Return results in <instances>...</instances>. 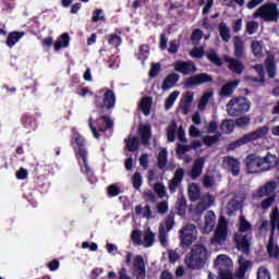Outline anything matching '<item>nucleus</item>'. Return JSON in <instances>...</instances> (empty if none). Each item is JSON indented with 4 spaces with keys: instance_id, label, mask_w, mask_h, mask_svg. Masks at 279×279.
<instances>
[{
    "instance_id": "2eb2a0df",
    "label": "nucleus",
    "mask_w": 279,
    "mask_h": 279,
    "mask_svg": "<svg viewBox=\"0 0 279 279\" xmlns=\"http://www.w3.org/2000/svg\"><path fill=\"white\" fill-rule=\"evenodd\" d=\"M241 59L232 58L230 56L225 57V62H227L229 71L235 73L236 75H242L243 71H245V65L240 61Z\"/></svg>"
},
{
    "instance_id": "9d476101",
    "label": "nucleus",
    "mask_w": 279,
    "mask_h": 279,
    "mask_svg": "<svg viewBox=\"0 0 279 279\" xmlns=\"http://www.w3.org/2000/svg\"><path fill=\"white\" fill-rule=\"evenodd\" d=\"M228 241V221L220 219L211 239L213 245H223Z\"/></svg>"
},
{
    "instance_id": "774afa93",
    "label": "nucleus",
    "mask_w": 279,
    "mask_h": 279,
    "mask_svg": "<svg viewBox=\"0 0 279 279\" xmlns=\"http://www.w3.org/2000/svg\"><path fill=\"white\" fill-rule=\"evenodd\" d=\"M144 199L145 202H150V204H156V194L151 191L145 192L144 193Z\"/></svg>"
},
{
    "instance_id": "393cba45",
    "label": "nucleus",
    "mask_w": 279,
    "mask_h": 279,
    "mask_svg": "<svg viewBox=\"0 0 279 279\" xmlns=\"http://www.w3.org/2000/svg\"><path fill=\"white\" fill-rule=\"evenodd\" d=\"M187 195L190 198V202H198V199L202 198V189L197 183H192L187 187Z\"/></svg>"
},
{
    "instance_id": "c85d7f7f",
    "label": "nucleus",
    "mask_w": 279,
    "mask_h": 279,
    "mask_svg": "<svg viewBox=\"0 0 279 279\" xmlns=\"http://www.w3.org/2000/svg\"><path fill=\"white\" fill-rule=\"evenodd\" d=\"M23 36H25V32L14 31L9 33L5 41L7 46H9V48L12 49V47H14V45H16V43H19V40L23 38Z\"/></svg>"
},
{
    "instance_id": "ddd939ff",
    "label": "nucleus",
    "mask_w": 279,
    "mask_h": 279,
    "mask_svg": "<svg viewBox=\"0 0 279 279\" xmlns=\"http://www.w3.org/2000/svg\"><path fill=\"white\" fill-rule=\"evenodd\" d=\"M174 71L182 75H193V73H197V65L193 61H175Z\"/></svg>"
},
{
    "instance_id": "f03ea898",
    "label": "nucleus",
    "mask_w": 279,
    "mask_h": 279,
    "mask_svg": "<svg viewBox=\"0 0 279 279\" xmlns=\"http://www.w3.org/2000/svg\"><path fill=\"white\" fill-rule=\"evenodd\" d=\"M246 173L254 175L256 173H265L279 167V159L276 155L267 153L266 156L260 157L258 154H250L244 159Z\"/></svg>"
},
{
    "instance_id": "bf43d9fd",
    "label": "nucleus",
    "mask_w": 279,
    "mask_h": 279,
    "mask_svg": "<svg viewBox=\"0 0 279 279\" xmlns=\"http://www.w3.org/2000/svg\"><path fill=\"white\" fill-rule=\"evenodd\" d=\"M158 73H160V63H151L150 70L148 72L149 77H157Z\"/></svg>"
},
{
    "instance_id": "7c9ffc66",
    "label": "nucleus",
    "mask_w": 279,
    "mask_h": 279,
    "mask_svg": "<svg viewBox=\"0 0 279 279\" xmlns=\"http://www.w3.org/2000/svg\"><path fill=\"white\" fill-rule=\"evenodd\" d=\"M167 142L175 143V134H178V122L172 121L166 129Z\"/></svg>"
},
{
    "instance_id": "1a4fd4ad",
    "label": "nucleus",
    "mask_w": 279,
    "mask_h": 279,
    "mask_svg": "<svg viewBox=\"0 0 279 279\" xmlns=\"http://www.w3.org/2000/svg\"><path fill=\"white\" fill-rule=\"evenodd\" d=\"M252 232L246 234L235 233L233 236V241L235 243V247L238 252H242V254H248L250 250H252Z\"/></svg>"
},
{
    "instance_id": "473e14b6",
    "label": "nucleus",
    "mask_w": 279,
    "mask_h": 279,
    "mask_svg": "<svg viewBox=\"0 0 279 279\" xmlns=\"http://www.w3.org/2000/svg\"><path fill=\"white\" fill-rule=\"evenodd\" d=\"M177 215L179 217H185L186 216V197L182 195L177 199L175 206Z\"/></svg>"
},
{
    "instance_id": "a18cd8bd",
    "label": "nucleus",
    "mask_w": 279,
    "mask_h": 279,
    "mask_svg": "<svg viewBox=\"0 0 279 279\" xmlns=\"http://www.w3.org/2000/svg\"><path fill=\"white\" fill-rule=\"evenodd\" d=\"M108 45H111L112 47H121V43H123V40L121 39L120 35L117 34H110L108 35Z\"/></svg>"
},
{
    "instance_id": "052dcab7",
    "label": "nucleus",
    "mask_w": 279,
    "mask_h": 279,
    "mask_svg": "<svg viewBox=\"0 0 279 279\" xmlns=\"http://www.w3.org/2000/svg\"><path fill=\"white\" fill-rule=\"evenodd\" d=\"M104 10L101 9H96L93 13V16H92V23H99V21H104Z\"/></svg>"
},
{
    "instance_id": "f3484780",
    "label": "nucleus",
    "mask_w": 279,
    "mask_h": 279,
    "mask_svg": "<svg viewBox=\"0 0 279 279\" xmlns=\"http://www.w3.org/2000/svg\"><path fill=\"white\" fill-rule=\"evenodd\" d=\"M217 221V216L215 215V211L208 210L205 215V220L203 225V232L204 234H210L213 230L215 229V223Z\"/></svg>"
},
{
    "instance_id": "0eeeda50",
    "label": "nucleus",
    "mask_w": 279,
    "mask_h": 279,
    "mask_svg": "<svg viewBox=\"0 0 279 279\" xmlns=\"http://www.w3.org/2000/svg\"><path fill=\"white\" fill-rule=\"evenodd\" d=\"M208 260V248L204 244H195L192 247L189 258V267L191 269H202Z\"/></svg>"
},
{
    "instance_id": "423d86ee",
    "label": "nucleus",
    "mask_w": 279,
    "mask_h": 279,
    "mask_svg": "<svg viewBox=\"0 0 279 279\" xmlns=\"http://www.w3.org/2000/svg\"><path fill=\"white\" fill-rule=\"evenodd\" d=\"M229 117H243L250 112L252 102L243 96L232 97L226 106Z\"/></svg>"
},
{
    "instance_id": "f257e3e1",
    "label": "nucleus",
    "mask_w": 279,
    "mask_h": 279,
    "mask_svg": "<svg viewBox=\"0 0 279 279\" xmlns=\"http://www.w3.org/2000/svg\"><path fill=\"white\" fill-rule=\"evenodd\" d=\"M116 104L117 96H114V92L112 89L106 88L102 98L100 96H95L96 110L100 117L96 120L93 118L88 119V126L94 138H101V134H99V132H108V130H112V128H114V122L108 117V114H112V109Z\"/></svg>"
},
{
    "instance_id": "c03bdc74",
    "label": "nucleus",
    "mask_w": 279,
    "mask_h": 279,
    "mask_svg": "<svg viewBox=\"0 0 279 279\" xmlns=\"http://www.w3.org/2000/svg\"><path fill=\"white\" fill-rule=\"evenodd\" d=\"M132 184H133V189H135V191L141 190V186H143V175L141 174V172L136 171L133 174Z\"/></svg>"
},
{
    "instance_id": "864d4df0",
    "label": "nucleus",
    "mask_w": 279,
    "mask_h": 279,
    "mask_svg": "<svg viewBox=\"0 0 279 279\" xmlns=\"http://www.w3.org/2000/svg\"><path fill=\"white\" fill-rule=\"evenodd\" d=\"M256 32H258V22L248 21L246 23V33H248L250 36H252L253 34H256Z\"/></svg>"
},
{
    "instance_id": "49530a36",
    "label": "nucleus",
    "mask_w": 279,
    "mask_h": 279,
    "mask_svg": "<svg viewBox=\"0 0 279 279\" xmlns=\"http://www.w3.org/2000/svg\"><path fill=\"white\" fill-rule=\"evenodd\" d=\"M173 226H175V214L170 211L166 218V230L167 232L173 230Z\"/></svg>"
},
{
    "instance_id": "6e6552de",
    "label": "nucleus",
    "mask_w": 279,
    "mask_h": 279,
    "mask_svg": "<svg viewBox=\"0 0 279 279\" xmlns=\"http://www.w3.org/2000/svg\"><path fill=\"white\" fill-rule=\"evenodd\" d=\"M254 19H264L272 23H278L279 10L278 4L270 2L259 7L253 14Z\"/></svg>"
},
{
    "instance_id": "69168bd1",
    "label": "nucleus",
    "mask_w": 279,
    "mask_h": 279,
    "mask_svg": "<svg viewBox=\"0 0 279 279\" xmlns=\"http://www.w3.org/2000/svg\"><path fill=\"white\" fill-rule=\"evenodd\" d=\"M219 277L220 279H234V276L232 275V271L230 269H222L221 267L219 270Z\"/></svg>"
},
{
    "instance_id": "ea45409f",
    "label": "nucleus",
    "mask_w": 279,
    "mask_h": 279,
    "mask_svg": "<svg viewBox=\"0 0 279 279\" xmlns=\"http://www.w3.org/2000/svg\"><path fill=\"white\" fill-rule=\"evenodd\" d=\"M179 95H180V92L174 90L169 95V97L166 98L165 110H171V108H173V105L175 104V99H178Z\"/></svg>"
},
{
    "instance_id": "5fc2aeb1",
    "label": "nucleus",
    "mask_w": 279,
    "mask_h": 279,
    "mask_svg": "<svg viewBox=\"0 0 279 279\" xmlns=\"http://www.w3.org/2000/svg\"><path fill=\"white\" fill-rule=\"evenodd\" d=\"M154 191L157 193V197L162 198L167 195V187L162 183H155Z\"/></svg>"
},
{
    "instance_id": "e2e57ef3",
    "label": "nucleus",
    "mask_w": 279,
    "mask_h": 279,
    "mask_svg": "<svg viewBox=\"0 0 279 279\" xmlns=\"http://www.w3.org/2000/svg\"><path fill=\"white\" fill-rule=\"evenodd\" d=\"M190 56L192 58H196L198 60L204 58V48L199 47V48L192 49L191 52H190Z\"/></svg>"
},
{
    "instance_id": "4d7b16f0",
    "label": "nucleus",
    "mask_w": 279,
    "mask_h": 279,
    "mask_svg": "<svg viewBox=\"0 0 279 279\" xmlns=\"http://www.w3.org/2000/svg\"><path fill=\"white\" fill-rule=\"evenodd\" d=\"M257 279H271V275L269 274V270L265 268V266L258 268Z\"/></svg>"
},
{
    "instance_id": "4468645a",
    "label": "nucleus",
    "mask_w": 279,
    "mask_h": 279,
    "mask_svg": "<svg viewBox=\"0 0 279 279\" xmlns=\"http://www.w3.org/2000/svg\"><path fill=\"white\" fill-rule=\"evenodd\" d=\"M184 180V170L179 168L174 171L173 178L168 182V190L170 191L171 195L177 193L178 189L182 186V182Z\"/></svg>"
},
{
    "instance_id": "0e129e2a",
    "label": "nucleus",
    "mask_w": 279,
    "mask_h": 279,
    "mask_svg": "<svg viewBox=\"0 0 279 279\" xmlns=\"http://www.w3.org/2000/svg\"><path fill=\"white\" fill-rule=\"evenodd\" d=\"M121 193V190L117 184H111L108 186V195L110 197H117Z\"/></svg>"
},
{
    "instance_id": "4be33fe9",
    "label": "nucleus",
    "mask_w": 279,
    "mask_h": 279,
    "mask_svg": "<svg viewBox=\"0 0 279 279\" xmlns=\"http://www.w3.org/2000/svg\"><path fill=\"white\" fill-rule=\"evenodd\" d=\"M239 86V81H229L225 85H222L219 95L220 97H231V95L236 90V87Z\"/></svg>"
},
{
    "instance_id": "7ed1b4c3",
    "label": "nucleus",
    "mask_w": 279,
    "mask_h": 279,
    "mask_svg": "<svg viewBox=\"0 0 279 279\" xmlns=\"http://www.w3.org/2000/svg\"><path fill=\"white\" fill-rule=\"evenodd\" d=\"M72 145L74 146L75 156L78 160V165L81 167V171L86 175L88 182L94 184L97 182V178H95V172L90 166H88V150H86V140L80 133H74L72 141Z\"/></svg>"
},
{
    "instance_id": "c756f323",
    "label": "nucleus",
    "mask_w": 279,
    "mask_h": 279,
    "mask_svg": "<svg viewBox=\"0 0 279 279\" xmlns=\"http://www.w3.org/2000/svg\"><path fill=\"white\" fill-rule=\"evenodd\" d=\"M23 128L26 130H36V118L28 113H24L21 118Z\"/></svg>"
},
{
    "instance_id": "bb28decb",
    "label": "nucleus",
    "mask_w": 279,
    "mask_h": 279,
    "mask_svg": "<svg viewBox=\"0 0 279 279\" xmlns=\"http://www.w3.org/2000/svg\"><path fill=\"white\" fill-rule=\"evenodd\" d=\"M270 234L274 236L276 230H279V208L276 206L270 213Z\"/></svg>"
},
{
    "instance_id": "6e6d98bb",
    "label": "nucleus",
    "mask_w": 279,
    "mask_h": 279,
    "mask_svg": "<svg viewBox=\"0 0 279 279\" xmlns=\"http://www.w3.org/2000/svg\"><path fill=\"white\" fill-rule=\"evenodd\" d=\"M159 243H161L162 247H167V230L165 226H159Z\"/></svg>"
},
{
    "instance_id": "37998d69",
    "label": "nucleus",
    "mask_w": 279,
    "mask_h": 279,
    "mask_svg": "<svg viewBox=\"0 0 279 279\" xmlns=\"http://www.w3.org/2000/svg\"><path fill=\"white\" fill-rule=\"evenodd\" d=\"M211 97H213V92H207L203 94L198 102V110H206V106H208V101H210Z\"/></svg>"
},
{
    "instance_id": "20e7f679",
    "label": "nucleus",
    "mask_w": 279,
    "mask_h": 279,
    "mask_svg": "<svg viewBox=\"0 0 279 279\" xmlns=\"http://www.w3.org/2000/svg\"><path fill=\"white\" fill-rule=\"evenodd\" d=\"M138 136L140 137L129 135V137L124 140L128 151H131L132 154L138 151L141 144L144 145V147H149V145H151V125L141 124L138 126Z\"/></svg>"
},
{
    "instance_id": "a211bd4d",
    "label": "nucleus",
    "mask_w": 279,
    "mask_h": 279,
    "mask_svg": "<svg viewBox=\"0 0 279 279\" xmlns=\"http://www.w3.org/2000/svg\"><path fill=\"white\" fill-rule=\"evenodd\" d=\"M233 56L238 60H243L245 56V43H243V39L240 36L233 38Z\"/></svg>"
},
{
    "instance_id": "8fccbe9b",
    "label": "nucleus",
    "mask_w": 279,
    "mask_h": 279,
    "mask_svg": "<svg viewBox=\"0 0 279 279\" xmlns=\"http://www.w3.org/2000/svg\"><path fill=\"white\" fill-rule=\"evenodd\" d=\"M274 202H276V194L268 196L267 198L262 201V203H260L262 209L267 210L268 208H270L272 206Z\"/></svg>"
},
{
    "instance_id": "c9c22d12",
    "label": "nucleus",
    "mask_w": 279,
    "mask_h": 279,
    "mask_svg": "<svg viewBox=\"0 0 279 279\" xmlns=\"http://www.w3.org/2000/svg\"><path fill=\"white\" fill-rule=\"evenodd\" d=\"M206 58L215 66H223V60L219 58V54L215 50H209L206 52Z\"/></svg>"
},
{
    "instance_id": "09e8293b",
    "label": "nucleus",
    "mask_w": 279,
    "mask_h": 279,
    "mask_svg": "<svg viewBox=\"0 0 279 279\" xmlns=\"http://www.w3.org/2000/svg\"><path fill=\"white\" fill-rule=\"evenodd\" d=\"M267 252L270 256H278L279 252L276 246H274V235L270 234L268 245H267Z\"/></svg>"
},
{
    "instance_id": "2f4dec72",
    "label": "nucleus",
    "mask_w": 279,
    "mask_h": 279,
    "mask_svg": "<svg viewBox=\"0 0 279 279\" xmlns=\"http://www.w3.org/2000/svg\"><path fill=\"white\" fill-rule=\"evenodd\" d=\"M235 122L232 119H225L220 123V130L222 134H232L234 132Z\"/></svg>"
},
{
    "instance_id": "a878e982",
    "label": "nucleus",
    "mask_w": 279,
    "mask_h": 279,
    "mask_svg": "<svg viewBox=\"0 0 279 279\" xmlns=\"http://www.w3.org/2000/svg\"><path fill=\"white\" fill-rule=\"evenodd\" d=\"M226 162L232 175L236 177L241 173V161H239V159L228 156Z\"/></svg>"
},
{
    "instance_id": "4c0bfd02",
    "label": "nucleus",
    "mask_w": 279,
    "mask_h": 279,
    "mask_svg": "<svg viewBox=\"0 0 279 279\" xmlns=\"http://www.w3.org/2000/svg\"><path fill=\"white\" fill-rule=\"evenodd\" d=\"M221 138V133H218L216 135H205L203 137V143L206 145V147H213L216 145V143H219Z\"/></svg>"
},
{
    "instance_id": "412c9836",
    "label": "nucleus",
    "mask_w": 279,
    "mask_h": 279,
    "mask_svg": "<svg viewBox=\"0 0 279 279\" xmlns=\"http://www.w3.org/2000/svg\"><path fill=\"white\" fill-rule=\"evenodd\" d=\"M204 165H206L205 157H198L196 160H194V165L191 170L192 180H197V178H199V175H202V173L204 171Z\"/></svg>"
},
{
    "instance_id": "9b49d317",
    "label": "nucleus",
    "mask_w": 279,
    "mask_h": 279,
    "mask_svg": "<svg viewBox=\"0 0 279 279\" xmlns=\"http://www.w3.org/2000/svg\"><path fill=\"white\" fill-rule=\"evenodd\" d=\"M214 82L213 75L208 73L194 74L184 81V88H193V86H202V84H209Z\"/></svg>"
},
{
    "instance_id": "de8ad7c7",
    "label": "nucleus",
    "mask_w": 279,
    "mask_h": 279,
    "mask_svg": "<svg viewBox=\"0 0 279 279\" xmlns=\"http://www.w3.org/2000/svg\"><path fill=\"white\" fill-rule=\"evenodd\" d=\"M252 119L248 116H242L238 119H235V125H238V128H247V125H250Z\"/></svg>"
},
{
    "instance_id": "680f3d73",
    "label": "nucleus",
    "mask_w": 279,
    "mask_h": 279,
    "mask_svg": "<svg viewBox=\"0 0 279 279\" xmlns=\"http://www.w3.org/2000/svg\"><path fill=\"white\" fill-rule=\"evenodd\" d=\"M203 186H205V189H213V186H215V178L206 174L203 178Z\"/></svg>"
},
{
    "instance_id": "13d9d810",
    "label": "nucleus",
    "mask_w": 279,
    "mask_h": 279,
    "mask_svg": "<svg viewBox=\"0 0 279 279\" xmlns=\"http://www.w3.org/2000/svg\"><path fill=\"white\" fill-rule=\"evenodd\" d=\"M177 156L181 158L184 154L191 151V147L189 145L177 144Z\"/></svg>"
},
{
    "instance_id": "79ce46f5",
    "label": "nucleus",
    "mask_w": 279,
    "mask_h": 279,
    "mask_svg": "<svg viewBox=\"0 0 279 279\" xmlns=\"http://www.w3.org/2000/svg\"><path fill=\"white\" fill-rule=\"evenodd\" d=\"M250 230H252V223L245 219V216H240L239 232L243 234V232H247Z\"/></svg>"
},
{
    "instance_id": "dca6fc26",
    "label": "nucleus",
    "mask_w": 279,
    "mask_h": 279,
    "mask_svg": "<svg viewBox=\"0 0 279 279\" xmlns=\"http://www.w3.org/2000/svg\"><path fill=\"white\" fill-rule=\"evenodd\" d=\"M181 243L184 247H191L193 245V226H185L180 230Z\"/></svg>"
},
{
    "instance_id": "b1692460",
    "label": "nucleus",
    "mask_w": 279,
    "mask_h": 279,
    "mask_svg": "<svg viewBox=\"0 0 279 279\" xmlns=\"http://www.w3.org/2000/svg\"><path fill=\"white\" fill-rule=\"evenodd\" d=\"M276 189H278V183L276 181H269L257 190V194L259 197H265L267 195H271V193H275Z\"/></svg>"
},
{
    "instance_id": "5701e85b",
    "label": "nucleus",
    "mask_w": 279,
    "mask_h": 279,
    "mask_svg": "<svg viewBox=\"0 0 279 279\" xmlns=\"http://www.w3.org/2000/svg\"><path fill=\"white\" fill-rule=\"evenodd\" d=\"M180 82V74L178 73H171L166 76V78L162 82L161 88L162 90H171L175 84Z\"/></svg>"
},
{
    "instance_id": "cd10ccee",
    "label": "nucleus",
    "mask_w": 279,
    "mask_h": 279,
    "mask_svg": "<svg viewBox=\"0 0 279 279\" xmlns=\"http://www.w3.org/2000/svg\"><path fill=\"white\" fill-rule=\"evenodd\" d=\"M151 104H154V99L150 96H145L141 99L140 110L145 114V117H149V114H151Z\"/></svg>"
},
{
    "instance_id": "58836bf2",
    "label": "nucleus",
    "mask_w": 279,
    "mask_h": 279,
    "mask_svg": "<svg viewBox=\"0 0 279 279\" xmlns=\"http://www.w3.org/2000/svg\"><path fill=\"white\" fill-rule=\"evenodd\" d=\"M220 37L222 38L223 43L230 41V28L226 23H220L218 26Z\"/></svg>"
},
{
    "instance_id": "603ef678",
    "label": "nucleus",
    "mask_w": 279,
    "mask_h": 279,
    "mask_svg": "<svg viewBox=\"0 0 279 279\" xmlns=\"http://www.w3.org/2000/svg\"><path fill=\"white\" fill-rule=\"evenodd\" d=\"M251 49L256 58H258V56H263V45H260V41H253Z\"/></svg>"
},
{
    "instance_id": "39448f33",
    "label": "nucleus",
    "mask_w": 279,
    "mask_h": 279,
    "mask_svg": "<svg viewBox=\"0 0 279 279\" xmlns=\"http://www.w3.org/2000/svg\"><path fill=\"white\" fill-rule=\"evenodd\" d=\"M267 134H269V126H267V125L259 126L255 131L246 133L239 140L231 142L227 146V150L234 151V149H236V147H243V145H247V144L254 143L256 141H263V138L267 137Z\"/></svg>"
},
{
    "instance_id": "e433bc0d",
    "label": "nucleus",
    "mask_w": 279,
    "mask_h": 279,
    "mask_svg": "<svg viewBox=\"0 0 279 279\" xmlns=\"http://www.w3.org/2000/svg\"><path fill=\"white\" fill-rule=\"evenodd\" d=\"M137 59L141 60L142 64H145L147 58H149V45L142 44L138 48Z\"/></svg>"
},
{
    "instance_id": "338daca9",
    "label": "nucleus",
    "mask_w": 279,
    "mask_h": 279,
    "mask_svg": "<svg viewBox=\"0 0 279 279\" xmlns=\"http://www.w3.org/2000/svg\"><path fill=\"white\" fill-rule=\"evenodd\" d=\"M254 70L256 71L258 77H260V81L265 82V68L263 66V64L254 65Z\"/></svg>"
},
{
    "instance_id": "72a5a7b5",
    "label": "nucleus",
    "mask_w": 279,
    "mask_h": 279,
    "mask_svg": "<svg viewBox=\"0 0 279 279\" xmlns=\"http://www.w3.org/2000/svg\"><path fill=\"white\" fill-rule=\"evenodd\" d=\"M168 158H169V151H167V148H161V150L157 156L158 169L162 170L165 169V167H167Z\"/></svg>"
},
{
    "instance_id": "3c124183",
    "label": "nucleus",
    "mask_w": 279,
    "mask_h": 279,
    "mask_svg": "<svg viewBox=\"0 0 279 279\" xmlns=\"http://www.w3.org/2000/svg\"><path fill=\"white\" fill-rule=\"evenodd\" d=\"M142 236H143V233L138 229L133 230L132 233H131V240L136 245H141L143 243Z\"/></svg>"
},
{
    "instance_id": "f8f14e48",
    "label": "nucleus",
    "mask_w": 279,
    "mask_h": 279,
    "mask_svg": "<svg viewBox=\"0 0 279 279\" xmlns=\"http://www.w3.org/2000/svg\"><path fill=\"white\" fill-rule=\"evenodd\" d=\"M133 274L136 279L147 278V267L145 266V258L141 255H135L132 260Z\"/></svg>"
},
{
    "instance_id": "f704fd0d",
    "label": "nucleus",
    "mask_w": 279,
    "mask_h": 279,
    "mask_svg": "<svg viewBox=\"0 0 279 279\" xmlns=\"http://www.w3.org/2000/svg\"><path fill=\"white\" fill-rule=\"evenodd\" d=\"M69 43H71V37L69 36V33H63L54 43V51H60L62 47H69Z\"/></svg>"
},
{
    "instance_id": "6ab92c4d",
    "label": "nucleus",
    "mask_w": 279,
    "mask_h": 279,
    "mask_svg": "<svg viewBox=\"0 0 279 279\" xmlns=\"http://www.w3.org/2000/svg\"><path fill=\"white\" fill-rule=\"evenodd\" d=\"M266 73L269 80L276 77V56L269 52L265 59Z\"/></svg>"
},
{
    "instance_id": "aec40b11",
    "label": "nucleus",
    "mask_w": 279,
    "mask_h": 279,
    "mask_svg": "<svg viewBox=\"0 0 279 279\" xmlns=\"http://www.w3.org/2000/svg\"><path fill=\"white\" fill-rule=\"evenodd\" d=\"M213 204H215V196L210 195L209 193L204 194L201 197V202L196 205V211L204 213V210H208Z\"/></svg>"
},
{
    "instance_id": "a19ab883",
    "label": "nucleus",
    "mask_w": 279,
    "mask_h": 279,
    "mask_svg": "<svg viewBox=\"0 0 279 279\" xmlns=\"http://www.w3.org/2000/svg\"><path fill=\"white\" fill-rule=\"evenodd\" d=\"M154 241H156V233L148 229L144 233V247H151V245H154Z\"/></svg>"
}]
</instances>
